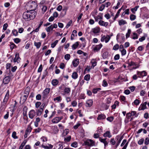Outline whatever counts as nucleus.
Returning a JSON list of instances; mask_svg holds the SVG:
<instances>
[{
	"mask_svg": "<svg viewBox=\"0 0 149 149\" xmlns=\"http://www.w3.org/2000/svg\"><path fill=\"white\" fill-rule=\"evenodd\" d=\"M36 13L35 11L31 10L24 12L23 14V18L26 21H29L33 19L36 17Z\"/></svg>",
	"mask_w": 149,
	"mask_h": 149,
	"instance_id": "nucleus-1",
	"label": "nucleus"
},
{
	"mask_svg": "<svg viewBox=\"0 0 149 149\" xmlns=\"http://www.w3.org/2000/svg\"><path fill=\"white\" fill-rule=\"evenodd\" d=\"M10 96L9 92L8 90L2 102V105L4 106V109L6 108V104Z\"/></svg>",
	"mask_w": 149,
	"mask_h": 149,
	"instance_id": "nucleus-2",
	"label": "nucleus"
},
{
	"mask_svg": "<svg viewBox=\"0 0 149 149\" xmlns=\"http://www.w3.org/2000/svg\"><path fill=\"white\" fill-rule=\"evenodd\" d=\"M101 36V41L102 42H103L105 41L106 43L108 42L111 38L110 36L109 35H107L106 36L105 35L102 36Z\"/></svg>",
	"mask_w": 149,
	"mask_h": 149,
	"instance_id": "nucleus-3",
	"label": "nucleus"
},
{
	"mask_svg": "<svg viewBox=\"0 0 149 149\" xmlns=\"http://www.w3.org/2000/svg\"><path fill=\"white\" fill-rule=\"evenodd\" d=\"M84 144L88 146H93L95 145V142L91 139H87L84 141Z\"/></svg>",
	"mask_w": 149,
	"mask_h": 149,
	"instance_id": "nucleus-4",
	"label": "nucleus"
},
{
	"mask_svg": "<svg viewBox=\"0 0 149 149\" xmlns=\"http://www.w3.org/2000/svg\"><path fill=\"white\" fill-rule=\"evenodd\" d=\"M127 64H128V66H127V67L129 68L130 67H131L132 66H136L135 67H134L133 68V69H136L139 67V66L135 62L131 61L130 62L129 61H128Z\"/></svg>",
	"mask_w": 149,
	"mask_h": 149,
	"instance_id": "nucleus-5",
	"label": "nucleus"
},
{
	"mask_svg": "<svg viewBox=\"0 0 149 149\" xmlns=\"http://www.w3.org/2000/svg\"><path fill=\"white\" fill-rule=\"evenodd\" d=\"M10 80L11 77L10 76H6L3 79V83L4 84H8Z\"/></svg>",
	"mask_w": 149,
	"mask_h": 149,
	"instance_id": "nucleus-6",
	"label": "nucleus"
},
{
	"mask_svg": "<svg viewBox=\"0 0 149 149\" xmlns=\"http://www.w3.org/2000/svg\"><path fill=\"white\" fill-rule=\"evenodd\" d=\"M50 91V88H46L44 90L42 93L43 95V97L45 98L48 95Z\"/></svg>",
	"mask_w": 149,
	"mask_h": 149,
	"instance_id": "nucleus-7",
	"label": "nucleus"
},
{
	"mask_svg": "<svg viewBox=\"0 0 149 149\" xmlns=\"http://www.w3.org/2000/svg\"><path fill=\"white\" fill-rule=\"evenodd\" d=\"M36 115V112L34 110H31L29 113V115L30 118L32 119Z\"/></svg>",
	"mask_w": 149,
	"mask_h": 149,
	"instance_id": "nucleus-8",
	"label": "nucleus"
},
{
	"mask_svg": "<svg viewBox=\"0 0 149 149\" xmlns=\"http://www.w3.org/2000/svg\"><path fill=\"white\" fill-rule=\"evenodd\" d=\"M63 118V117H56L52 120V122L54 123H57L59 122Z\"/></svg>",
	"mask_w": 149,
	"mask_h": 149,
	"instance_id": "nucleus-9",
	"label": "nucleus"
},
{
	"mask_svg": "<svg viewBox=\"0 0 149 149\" xmlns=\"http://www.w3.org/2000/svg\"><path fill=\"white\" fill-rule=\"evenodd\" d=\"M20 58L19 57V53H16L15 54V57L13 60L14 62L19 63L20 62Z\"/></svg>",
	"mask_w": 149,
	"mask_h": 149,
	"instance_id": "nucleus-10",
	"label": "nucleus"
},
{
	"mask_svg": "<svg viewBox=\"0 0 149 149\" xmlns=\"http://www.w3.org/2000/svg\"><path fill=\"white\" fill-rule=\"evenodd\" d=\"M45 104H42L40 107V109L37 111L36 114L38 116H40L42 113Z\"/></svg>",
	"mask_w": 149,
	"mask_h": 149,
	"instance_id": "nucleus-11",
	"label": "nucleus"
},
{
	"mask_svg": "<svg viewBox=\"0 0 149 149\" xmlns=\"http://www.w3.org/2000/svg\"><path fill=\"white\" fill-rule=\"evenodd\" d=\"M147 102H144L143 103L141 104L139 108V111L141 110H144L147 109L146 104Z\"/></svg>",
	"mask_w": 149,
	"mask_h": 149,
	"instance_id": "nucleus-12",
	"label": "nucleus"
},
{
	"mask_svg": "<svg viewBox=\"0 0 149 149\" xmlns=\"http://www.w3.org/2000/svg\"><path fill=\"white\" fill-rule=\"evenodd\" d=\"M137 74L139 75V77H143L146 76L147 74V73L145 71L141 72L137 71Z\"/></svg>",
	"mask_w": 149,
	"mask_h": 149,
	"instance_id": "nucleus-13",
	"label": "nucleus"
},
{
	"mask_svg": "<svg viewBox=\"0 0 149 149\" xmlns=\"http://www.w3.org/2000/svg\"><path fill=\"white\" fill-rule=\"evenodd\" d=\"M98 24L100 26L105 27H107L109 24L108 22H104L102 20L99 21L98 22Z\"/></svg>",
	"mask_w": 149,
	"mask_h": 149,
	"instance_id": "nucleus-14",
	"label": "nucleus"
},
{
	"mask_svg": "<svg viewBox=\"0 0 149 149\" xmlns=\"http://www.w3.org/2000/svg\"><path fill=\"white\" fill-rule=\"evenodd\" d=\"M29 87H27L25 90V91L24 93V95L23 96V97H24V99L25 100H26L27 99L29 94Z\"/></svg>",
	"mask_w": 149,
	"mask_h": 149,
	"instance_id": "nucleus-15",
	"label": "nucleus"
},
{
	"mask_svg": "<svg viewBox=\"0 0 149 149\" xmlns=\"http://www.w3.org/2000/svg\"><path fill=\"white\" fill-rule=\"evenodd\" d=\"M48 146H45L43 143L40 147L45 149H51L53 147V146L51 144H48Z\"/></svg>",
	"mask_w": 149,
	"mask_h": 149,
	"instance_id": "nucleus-16",
	"label": "nucleus"
},
{
	"mask_svg": "<svg viewBox=\"0 0 149 149\" xmlns=\"http://www.w3.org/2000/svg\"><path fill=\"white\" fill-rule=\"evenodd\" d=\"M93 101L92 100H87L86 102V106L87 107H91L93 105Z\"/></svg>",
	"mask_w": 149,
	"mask_h": 149,
	"instance_id": "nucleus-17",
	"label": "nucleus"
},
{
	"mask_svg": "<svg viewBox=\"0 0 149 149\" xmlns=\"http://www.w3.org/2000/svg\"><path fill=\"white\" fill-rule=\"evenodd\" d=\"M79 63V60L77 59H74L72 61V64L74 67H76Z\"/></svg>",
	"mask_w": 149,
	"mask_h": 149,
	"instance_id": "nucleus-18",
	"label": "nucleus"
},
{
	"mask_svg": "<svg viewBox=\"0 0 149 149\" xmlns=\"http://www.w3.org/2000/svg\"><path fill=\"white\" fill-rule=\"evenodd\" d=\"M102 46V44L100 43L99 45H97L94 48V50L95 51L97 52L100 50Z\"/></svg>",
	"mask_w": 149,
	"mask_h": 149,
	"instance_id": "nucleus-19",
	"label": "nucleus"
},
{
	"mask_svg": "<svg viewBox=\"0 0 149 149\" xmlns=\"http://www.w3.org/2000/svg\"><path fill=\"white\" fill-rule=\"evenodd\" d=\"M92 32L94 33H97L99 32L100 31V29L99 27H96L92 29Z\"/></svg>",
	"mask_w": 149,
	"mask_h": 149,
	"instance_id": "nucleus-20",
	"label": "nucleus"
},
{
	"mask_svg": "<svg viewBox=\"0 0 149 149\" xmlns=\"http://www.w3.org/2000/svg\"><path fill=\"white\" fill-rule=\"evenodd\" d=\"M104 137H108L110 138L111 137V134L110 132L109 131H107L103 135Z\"/></svg>",
	"mask_w": 149,
	"mask_h": 149,
	"instance_id": "nucleus-21",
	"label": "nucleus"
},
{
	"mask_svg": "<svg viewBox=\"0 0 149 149\" xmlns=\"http://www.w3.org/2000/svg\"><path fill=\"white\" fill-rule=\"evenodd\" d=\"M127 24V22L126 21L122 19L118 21V24L119 25L121 26Z\"/></svg>",
	"mask_w": 149,
	"mask_h": 149,
	"instance_id": "nucleus-22",
	"label": "nucleus"
},
{
	"mask_svg": "<svg viewBox=\"0 0 149 149\" xmlns=\"http://www.w3.org/2000/svg\"><path fill=\"white\" fill-rule=\"evenodd\" d=\"M106 118V116L104 114H101L98 115L97 119L98 120L104 119Z\"/></svg>",
	"mask_w": 149,
	"mask_h": 149,
	"instance_id": "nucleus-23",
	"label": "nucleus"
},
{
	"mask_svg": "<svg viewBox=\"0 0 149 149\" xmlns=\"http://www.w3.org/2000/svg\"><path fill=\"white\" fill-rule=\"evenodd\" d=\"M52 130L53 133L54 134H56L58 132L59 130L58 129V127L56 126H54L52 127Z\"/></svg>",
	"mask_w": 149,
	"mask_h": 149,
	"instance_id": "nucleus-24",
	"label": "nucleus"
},
{
	"mask_svg": "<svg viewBox=\"0 0 149 149\" xmlns=\"http://www.w3.org/2000/svg\"><path fill=\"white\" fill-rule=\"evenodd\" d=\"M77 31L75 30H74L72 32V33L71 35L70 39L71 40H72L74 39V37L75 36H77Z\"/></svg>",
	"mask_w": 149,
	"mask_h": 149,
	"instance_id": "nucleus-25",
	"label": "nucleus"
},
{
	"mask_svg": "<svg viewBox=\"0 0 149 149\" xmlns=\"http://www.w3.org/2000/svg\"><path fill=\"white\" fill-rule=\"evenodd\" d=\"M58 81L57 79H53L52 81V84L53 86H56L58 85Z\"/></svg>",
	"mask_w": 149,
	"mask_h": 149,
	"instance_id": "nucleus-26",
	"label": "nucleus"
},
{
	"mask_svg": "<svg viewBox=\"0 0 149 149\" xmlns=\"http://www.w3.org/2000/svg\"><path fill=\"white\" fill-rule=\"evenodd\" d=\"M79 45V42H76L72 46V50L75 49L78 47Z\"/></svg>",
	"mask_w": 149,
	"mask_h": 149,
	"instance_id": "nucleus-27",
	"label": "nucleus"
},
{
	"mask_svg": "<svg viewBox=\"0 0 149 149\" xmlns=\"http://www.w3.org/2000/svg\"><path fill=\"white\" fill-rule=\"evenodd\" d=\"M70 88L65 87L64 89V93L65 94H69L70 92Z\"/></svg>",
	"mask_w": 149,
	"mask_h": 149,
	"instance_id": "nucleus-28",
	"label": "nucleus"
},
{
	"mask_svg": "<svg viewBox=\"0 0 149 149\" xmlns=\"http://www.w3.org/2000/svg\"><path fill=\"white\" fill-rule=\"evenodd\" d=\"M95 19L96 22H97L99 19H103L102 16H100V15H98V16H95L94 17Z\"/></svg>",
	"mask_w": 149,
	"mask_h": 149,
	"instance_id": "nucleus-29",
	"label": "nucleus"
},
{
	"mask_svg": "<svg viewBox=\"0 0 149 149\" xmlns=\"http://www.w3.org/2000/svg\"><path fill=\"white\" fill-rule=\"evenodd\" d=\"M78 77V74L76 72H74L72 73V77L73 79H76Z\"/></svg>",
	"mask_w": 149,
	"mask_h": 149,
	"instance_id": "nucleus-30",
	"label": "nucleus"
},
{
	"mask_svg": "<svg viewBox=\"0 0 149 149\" xmlns=\"http://www.w3.org/2000/svg\"><path fill=\"white\" fill-rule=\"evenodd\" d=\"M34 45L35 46H36V47L37 49H39L41 46V43L40 42H34Z\"/></svg>",
	"mask_w": 149,
	"mask_h": 149,
	"instance_id": "nucleus-31",
	"label": "nucleus"
},
{
	"mask_svg": "<svg viewBox=\"0 0 149 149\" xmlns=\"http://www.w3.org/2000/svg\"><path fill=\"white\" fill-rule=\"evenodd\" d=\"M139 7V6H136L134 8H132L131 10L132 12L133 13H135V12L137 10V9Z\"/></svg>",
	"mask_w": 149,
	"mask_h": 149,
	"instance_id": "nucleus-32",
	"label": "nucleus"
},
{
	"mask_svg": "<svg viewBox=\"0 0 149 149\" xmlns=\"http://www.w3.org/2000/svg\"><path fill=\"white\" fill-rule=\"evenodd\" d=\"M12 33L13 36H17L18 35V32L17 30L15 29H13L12 30Z\"/></svg>",
	"mask_w": 149,
	"mask_h": 149,
	"instance_id": "nucleus-33",
	"label": "nucleus"
},
{
	"mask_svg": "<svg viewBox=\"0 0 149 149\" xmlns=\"http://www.w3.org/2000/svg\"><path fill=\"white\" fill-rule=\"evenodd\" d=\"M132 36V38L133 39H136L138 38V36L135 33H133Z\"/></svg>",
	"mask_w": 149,
	"mask_h": 149,
	"instance_id": "nucleus-34",
	"label": "nucleus"
},
{
	"mask_svg": "<svg viewBox=\"0 0 149 149\" xmlns=\"http://www.w3.org/2000/svg\"><path fill=\"white\" fill-rule=\"evenodd\" d=\"M32 130V128L31 127L30 125L28 126L26 132L29 133L31 132Z\"/></svg>",
	"mask_w": 149,
	"mask_h": 149,
	"instance_id": "nucleus-35",
	"label": "nucleus"
},
{
	"mask_svg": "<svg viewBox=\"0 0 149 149\" xmlns=\"http://www.w3.org/2000/svg\"><path fill=\"white\" fill-rule=\"evenodd\" d=\"M10 47L11 49L12 50L15 48H16L17 47L16 45L13 43L10 42Z\"/></svg>",
	"mask_w": 149,
	"mask_h": 149,
	"instance_id": "nucleus-36",
	"label": "nucleus"
},
{
	"mask_svg": "<svg viewBox=\"0 0 149 149\" xmlns=\"http://www.w3.org/2000/svg\"><path fill=\"white\" fill-rule=\"evenodd\" d=\"M119 48V46L118 44H116L113 47V49L114 50H118Z\"/></svg>",
	"mask_w": 149,
	"mask_h": 149,
	"instance_id": "nucleus-37",
	"label": "nucleus"
},
{
	"mask_svg": "<svg viewBox=\"0 0 149 149\" xmlns=\"http://www.w3.org/2000/svg\"><path fill=\"white\" fill-rule=\"evenodd\" d=\"M58 42V40H55L53 43H52L51 44V47L52 48H54L56 46Z\"/></svg>",
	"mask_w": 149,
	"mask_h": 149,
	"instance_id": "nucleus-38",
	"label": "nucleus"
},
{
	"mask_svg": "<svg viewBox=\"0 0 149 149\" xmlns=\"http://www.w3.org/2000/svg\"><path fill=\"white\" fill-rule=\"evenodd\" d=\"M53 29L52 25H51V26L46 28V31L47 32H49L51 30H52Z\"/></svg>",
	"mask_w": 149,
	"mask_h": 149,
	"instance_id": "nucleus-39",
	"label": "nucleus"
},
{
	"mask_svg": "<svg viewBox=\"0 0 149 149\" xmlns=\"http://www.w3.org/2000/svg\"><path fill=\"white\" fill-rule=\"evenodd\" d=\"M131 32V31L130 29H128V30L127 32L126 35V38H127L130 37Z\"/></svg>",
	"mask_w": 149,
	"mask_h": 149,
	"instance_id": "nucleus-40",
	"label": "nucleus"
},
{
	"mask_svg": "<svg viewBox=\"0 0 149 149\" xmlns=\"http://www.w3.org/2000/svg\"><path fill=\"white\" fill-rule=\"evenodd\" d=\"M12 136L14 139H16L18 138V137L16 136V133L15 132H13Z\"/></svg>",
	"mask_w": 149,
	"mask_h": 149,
	"instance_id": "nucleus-41",
	"label": "nucleus"
},
{
	"mask_svg": "<svg viewBox=\"0 0 149 149\" xmlns=\"http://www.w3.org/2000/svg\"><path fill=\"white\" fill-rule=\"evenodd\" d=\"M70 58V55L69 54H67L64 56L65 59L67 60H68Z\"/></svg>",
	"mask_w": 149,
	"mask_h": 149,
	"instance_id": "nucleus-42",
	"label": "nucleus"
},
{
	"mask_svg": "<svg viewBox=\"0 0 149 149\" xmlns=\"http://www.w3.org/2000/svg\"><path fill=\"white\" fill-rule=\"evenodd\" d=\"M136 18V15H133V14H131L130 15V19L132 20H135Z\"/></svg>",
	"mask_w": 149,
	"mask_h": 149,
	"instance_id": "nucleus-43",
	"label": "nucleus"
},
{
	"mask_svg": "<svg viewBox=\"0 0 149 149\" xmlns=\"http://www.w3.org/2000/svg\"><path fill=\"white\" fill-rule=\"evenodd\" d=\"M90 75L89 74H87L84 77V79L86 81H88L90 80Z\"/></svg>",
	"mask_w": 149,
	"mask_h": 149,
	"instance_id": "nucleus-44",
	"label": "nucleus"
},
{
	"mask_svg": "<svg viewBox=\"0 0 149 149\" xmlns=\"http://www.w3.org/2000/svg\"><path fill=\"white\" fill-rule=\"evenodd\" d=\"M101 90V89L100 88H94L93 90V92L94 94L96 93L97 91H99Z\"/></svg>",
	"mask_w": 149,
	"mask_h": 149,
	"instance_id": "nucleus-45",
	"label": "nucleus"
},
{
	"mask_svg": "<svg viewBox=\"0 0 149 149\" xmlns=\"http://www.w3.org/2000/svg\"><path fill=\"white\" fill-rule=\"evenodd\" d=\"M48 72L47 71V70H46L43 73V74L42 78V79H44L47 75Z\"/></svg>",
	"mask_w": 149,
	"mask_h": 149,
	"instance_id": "nucleus-46",
	"label": "nucleus"
},
{
	"mask_svg": "<svg viewBox=\"0 0 149 149\" xmlns=\"http://www.w3.org/2000/svg\"><path fill=\"white\" fill-rule=\"evenodd\" d=\"M120 1H118V2L117 3V6H116L113 7V9L114 8L115 9H118L119 8V6H120Z\"/></svg>",
	"mask_w": 149,
	"mask_h": 149,
	"instance_id": "nucleus-47",
	"label": "nucleus"
},
{
	"mask_svg": "<svg viewBox=\"0 0 149 149\" xmlns=\"http://www.w3.org/2000/svg\"><path fill=\"white\" fill-rule=\"evenodd\" d=\"M140 103V100L138 99L135 100L133 102V103H134V104L136 106L138 105Z\"/></svg>",
	"mask_w": 149,
	"mask_h": 149,
	"instance_id": "nucleus-48",
	"label": "nucleus"
},
{
	"mask_svg": "<svg viewBox=\"0 0 149 149\" xmlns=\"http://www.w3.org/2000/svg\"><path fill=\"white\" fill-rule=\"evenodd\" d=\"M71 139V136H69L65 138L64 141L65 142H68Z\"/></svg>",
	"mask_w": 149,
	"mask_h": 149,
	"instance_id": "nucleus-49",
	"label": "nucleus"
},
{
	"mask_svg": "<svg viewBox=\"0 0 149 149\" xmlns=\"http://www.w3.org/2000/svg\"><path fill=\"white\" fill-rule=\"evenodd\" d=\"M71 146L72 147L76 148L77 146V143L76 142H74L71 144Z\"/></svg>",
	"mask_w": 149,
	"mask_h": 149,
	"instance_id": "nucleus-50",
	"label": "nucleus"
},
{
	"mask_svg": "<svg viewBox=\"0 0 149 149\" xmlns=\"http://www.w3.org/2000/svg\"><path fill=\"white\" fill-rule=\"evenodd\" d=\"M122 8H123V6L121 8H120V9H119L118 10L117 13L116 14V18L118 17L119 16V14L120 13V12L121 11V10L122 9Z\"/></svg>",
	"mask_w": 149,
	"mask_h": 149,
	"instance_id": "nucleus-51",
	"label": "nucleus"
},
{
	"mask_svg": "<svg viewBox=\"0 0 149 149\" xmlns=\"http://www.w3.org/2000/svg\"><path fill=\"white\" fill-rule=\"evenodd\" d=\"M105 7V6L104 4H102L99 8V10L100 11H102L104 9Z\"/></svg>",
	"mask_w": 149,
	"mask_h": 149,
	"instance_id": "nucleus-52",
	"label": "nucleus"
},
{
	"mask_svg": "<svg viewBox=\"0 0 149 149\" xmlns=\"http://www.w3.org/2000/svg\"><path fill=\"white\" fill-rule=\"evenodd\" d=\"M61 97L60 96H59L58 97H57L56 98H54V101L56 100H57L58 102H60L61 100Z\"/></svg>",
	"mask_w": 149,
	"mask_h": 149,
	"instance_id": "nucleus-53",
	"label": "nucleus"
},
{
	"mask_svg": "<svg viewBox=\"0 0 149 149\" xmlns=\"http://www.w3.org/2000/svg\"><path fill=\"white\" fill-rule=\"evenodd\" d=\"M41 104V103L39 102H37L35 104V107L38 108Z\"/></svg>",
	"mask_w": 149,
	"mask_h": 149,
	"instance_id": "nucleus-54",
	"label": "nucleus"
},
{
	"mask_svg": "<svg viewBox=\"0 0 149 149\" xmlns=\"http://www.w3.org/2000/svg\"><path fill=\"white\" fill-rule=\"evenodd\" d=\"M91 63L92 64V68H94V67L96 65L97 62L95 61H93L92 60L91 61Z\"/></svg>",
	"mask_w": 149,
	"mask_h": 149,
	"instance_id": "nucleus-55",
	"label": "nucleus"
},
{
	"mask_svg": "<svg viewBox=\"0 0 149 149\" xmlns=\"http://www.w3.org/2000/svg\"><path fill=\"white\" fill-rule=\"evenodd\" d=\"M121 52V54L122 56H124L126 54V51L125 49H123L122 50L120 51Z\"/></svg>",
	"mask_w": 149,
	"mask_h": 149,
	"instance_id": "nucleus-56",
	"label": "nucleus"
},
{
	"mask_svg": "<svg viewBox=\"0 0 149 149\" xmlns=\"http://www.w3.org/2000/svg\"><path fill=\"white\" fill-rule=\"evenodd\" d=\"M113 119L114 118L113 116L108 117L107 118V120L110 122H112L113 121Z\"/></svg>",
	"mask_w": 149,
	"mask_h": 149,
	"instance_id": "nucleus-57",
	"label": "nucleus"
},
{
	"mask_svg": "<svg viewBox=\"0 0 149 149\" xmlns=\"http://www.w3.org/2000/svg\"><path fill=\"white\" fill-rule=\"evenodd\" d=\"M102 85L104 87H106L108 86V84L106 80H103Z\"/></svg>",
	"mask_w": 149,
	"mask_h": 149,
	"instance_id": "nucleus-58",
	"label": "nucleus"
},
{
	"mask_svg": "<svg viewBox=\"0 0 149 149\" xmlns=\"http://www.w3.org/2000/svg\"><path fill=\"white\" fill-rule=\"evenodd\" d=\"M14 41L15 43L17 44L20 42V40L19 38H16L14 39Z\"/></svg>",
	"mask_w": 149,
	"mask_h": 149,
	"instance_id": "nucleus-59",
	"label": "nucleus"
},
{
	"mask_svg": "<svg viewBox=\"0 0 149 149\" xmlns=\"http://www.w3.org/2000/svg\"><path fill=\"white\" fill-rule=\"evenodd\" d=\"M72 21L71 20H70L67 24L65 27L66 29H68L71 24Z\"/></svg>",
	"mask_w": 149,
	"mask_h": 149,
	"instance_id": "nucleus-60",
	"label": "nucleus"
},
{
	"mask_svg": "<svg viewBox=\"0 0 149 149\" xmlns=\"http://www.w3.org/2000/svg\"><path fill=\"white\" fill-rule=\"evenodd\" d=\"M65 87V85L64 84H62L58 87V89L60 90H63V88Z\"/></svg>",
	"mask_w": 149,
	"mask_h": 149,
	"instance_id": "nucleus-61",
	"label": "nucleus"
},
{
	"mask_svg": "<svg viewBox=\"0 0 149 149\" xmlns=\"http://www.w3.org/2000/svg\"><path fill=\"white\" fill-rule=\"evenodd\" d=\"M144 141V139H141L138 142V143L139 145H141L143 143Z\"/></svg>",
	"mask_w": 149,
	"mask_h": 149,
	"instance_id": "nucleus-62",
	"label": "nucleus"
},
{
	"mask_svg": "<svg viewBox=\"0 0 149 149\" xmlns=\"http://www.w3.org/2000/svg\"><path fill=\"white\" fill-rule=\"evenodd\" d=\"M8 24L7 23H5L4 24L3 26V29L4 31L6 30L8 27Z\"/></svg>",
	"mask_w": 149,
	"mask_h": 149,
	"instance_id": "nucleus-63",
	"label": "nucleus"
},
{
	"mask_svg": "<svg viewBox=\"0 0 149 149\" xmlns=\"http://www.w3.org/2000/svg\"><path fill=\"white\" fill-rule=\"evenodd\" d=\"M145 144L146 145L149 144V139L148 138H146L145 140Z\"/></svg>",
	"mask_w": 149,
	"mask_h": 149,
	"instance_id": "nucleus-64",
	"label": "nucleus"
}]
</instances>
